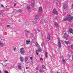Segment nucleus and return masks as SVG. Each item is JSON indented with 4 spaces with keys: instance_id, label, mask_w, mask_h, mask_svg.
Listing matches in <instances>:
<instances>
[{
    "instance_id": "f257e3e1",
    "label": "nucleus",
    "mask_w": 73,
    "mask_h": 73,
    "mask_svg": "<svg viewBox=\"0 0 73 73\" xmlns=\"http://www.w3.org/2000/svg\"><path fill=\"white\" fill-rule=\"evenodd\" d=\"M66 20L69 22H70L71 20H73V17L70 16V14H68L66 19H64V21H66Z\"/></svg>"
},
{
    "instance_id": "f03ea898",
    "label": "nucleus",
    "mask_w": 73,
    "mask_h": 73,
    "mask_svg": "<svg viewBox=\"0 0 73 73\" xmlns=\"http://www.w3.org/2000/svg\"><path fill=\"white\" fill-rule=\"evenodd\" d=\"M24 48L23 47L20 49V52L21 54H24L25 53V51L24 50Z\"/></svg>"
},
{
    "instance_id": "7ed1b4c3",
    "label": "nucleus",
    "mask_w": 73,
    "mask_h": 73,
    "mask_svg": "<svg viewBox=\"0 0 73 73\" xmlns=\"http://www.w3.org/2000/svg\"><path fill=\"white\" fill-rule=\"evenodd\" d=\"M63 7L64 9H67V8H68V6H67V5H66V3L64 4L63 5Z\"/></svg>"
},
{
    "instance_id": "20e7f679",
    "label": "nucleus",
    "mask_w": 73,
    "mask_h": 73,
    "mask_svg": "<svg viewBox=\"0 0 73 73\" xmlns=\"http://www.w3.org/2000/svg\"><path fill=\"white\" fill-rule=\"evenodd\" d=\"M58 45L59 48H60L61 47V42H60V40H58Z\"/></svg>"
},
{
    "instance_id": "39448f33",
    "label": "nucleus",
    "mask_w": 73,
    "mask_h": 73,
    "mask_svg": "<svg viewBox=\"0 0 73 73\" xmlns=\"http://www.w3.org/2000/svg\"><path fill=\"white\" fill-rule=\"evenodd\" d=\"M64 37L66 40H67V38H68V35H67V34H66V33H65L64 34Z\"/></svg>"
},
{
    "instance_id": "423d86ee",
    "label": "nucleus",
    "mask_w": 73,
    "mask_h": 73,
    "mask_svg": "<svg viewBox=\"0 0 73 73\" xmlns=\"http://www.w3.org/2000/svg\"><path fill=\"white\" fill-rule=\"evenodd\" d=\"M65 43H66V44H67V45H68V44H69V45H70L71 44V43L69 41H65Z\"/></svg>"
},
{
    "instance_id": "0eeeda50",
    "label": "nucleus",
    "mask_w": 73,
    "mask_h": 73,
    "mask_svg": "<svg viewBox=\"0 0 73 73\" xmlns=\"http://www.w3.org/2000/svg\"><path fill=\"white\" fill-rule=\"evenodd\" d=\"M50 35L48 34L47 36V39L48 41H49V40H50Z\"/></svg>"
},
{
    "instance_id": "6e6552de",
    "label": "nucleus",
    "mask_w": 73,
    "mask_h": 73,
    "mask_svg": "<svg viewBox=\"0 0 73 73\" xmlns=\"http://www.w3.org/2000/svg\"><path fill=\"white\" fill-rule=\"evenodd\" d=\"M42 11V8H41L40 7H39V8L38 12H41Z\"/></svg>"
},
{
    "instance_id": "1a4fd4ad",
    "label": "nucleus",
    "mask_w": 73,
    "mask_h": 73,
    "mask_svg": "<svg viewBox=\"0 0 73 73\" xmlns=\"http://www.w3.org/2000/svg\"><path fill=\"white\" fill-rule=\"evenodd\" d=\"M54 24L56 28L58 27V23H57L56 22H55Z\"/></svg>"
},
{
    "instance_id": "9d476101",
    "label": "nucleus",
    "mask_w": 73,
    "mask_h": 73,
    "mask_svg": "<svg viewBox=\"0 0 73 73\" xmlns=\"http://www.w3.org/2000/svg\"><path fill=\"white\" fill-rule=\"evenodd\" d=\"M53 13L54 14H56V15H57V12H56V10H53Z\"/></svg>"
},
{
    "instance_id": "9b49d317",
    "label": "nucleus",
    "mask_w": 73,
    "mask_h": 73,
    "mask_svg": "<svg viewBox=\"0 0 73 73\" xmlns=\"http://www.w3.org/2000/svg\"><path fill=\"white\" fill-rule=\"evenodd\" d=\"M30 42V41H29L28 40H26V44H27V45H28L29 44Z\"/></svg>"
},
{
    "instance_id": "f8f14e48",
    "label": "nucleus",
    "mask_w": 73,
    "mask_h": 73,
    "mask_svg": "<svg viewBox=\"0 0 73 73\" xmlns=\"http://www.w3.org/2000/svg\"><path fill=\"white\" fill-rule=\"evenodd\" d=\"M45 57L46 58H48V54L46 52H45Z\"/></svg>"
},
{
    "instance_id": "ddd939ff",
    "label": "nucleus",
    "mask_w": 73,
    "mask_h": 73,
    "mask_svg": "<svg viewBox=\"0 0 73 73\" xmlns=\"http://www.w3.org/2000/svg\"><path fill=\"white\" fill-rule=\"evenodd\" d=\"M4 46V44L3 43L1 42L0 43V46H1V47H3Z\"/></svg>"
},
{
    "instance_id": "4468645a",
    "label": "nucleus",
    "mask_w": 73,
    "mask_h": 73,
    "mask_svg": "<svg viewBox=\"0 0 73 73\" xmlns=\"http://www.w3.org/2000/svg\"><path fill=\"white\" fill-rule=\"evenodd\" d=\"M23 57H20V60L22 62H23Z\"/></svg>"
},
{
    "instance_id": "2eb2a0df",
    "label": "nucleus",
    "mask_w": 73,
    "mask_h": 73,
    "mask_svg": "<svg viewBox=\"0 0 73 73\" xmlns=\"http://www.w3.org/2000/svg\"><path fill=\"white\" fill-rule=\"evenodd\" d=\"M25 61L27 62V61H28V57H26L25 59Z\"/></svg>"
},
{
    "instance_id": "dca6fc26",
    "label": "nucleus",
    "mask_w": 73,
    "mask_h": 73,
    "mask_svg": "<svg viewBox=\"0 0 73 73\" xmlns=\"http://www.w3.org/2000/svg\"><path fill=\"white\" fill-rule=\"evenodd\" d=\"M38 17H39L38 15H36L35 16V17L36 20H37V19H38Z\"/></svg>"
},
{
    "instance_id": "f3484780",
    "label": "nucleus",
    "mask_w": 73,
    "mask_h": 73,
    "mask_svg": "<svg viewBox=\"0 0 73 73\" xmlns=\"http://www.w3.org/2000/svg\"><path fill=\"white\" fill-rule=\"evenodd\" d=\"M60 2L59 1H58L57 0H56V4H58V3H59V2Z\"/></svg>"
},
{
    "instance_id": "a211bd4d",
    "label": "nucleus",
    "mask_w": 73,
    "mask_h": 73,
    "mask_svg": "<svg viewBox=\"0 0 73 73\" xmlns=\"http://www.w3.org/2000/svg\"><path fill=\"white\" fill-rule=\"evenodd\" d=\"M31 5L32 7H34V5H35V3H31Z\"/></svg>"
},
{
    "instance_id": "6ab92c4d",
    "label": "nucleus",
    "mask_w": 73,
    "mask_h": 73,
    "mask_svg": "<svg viewBox=\"0 0 73 73\" xmlns=\"http://www.w3.org/2000/svg\"><path fill=\"white\" fill-rule=\"evenodd\" d=\"M19 12H20V13H21L22 12H23V10H19Z\"/></svg>"
},
{
    "instance_id": "aec40b11",
    "label": "nucleus",
    "mask_w": 73,
    "mask_h": 73,
    "mask_svg": "<svg viewBox=\"0 0 73 73\" xmlns=\"http://www.w3.org/2000/svg\"><path fill=\"white\" fill-rule=\"evenodd\" d=\"M69 31L70 33H72L73 32V30L72 29H70Z\"/></svg>"
},
{
    "instance_id": "412c9836",
    "label": "nucleus",
    "mask_w": 73,
    "mask_h": 73,
    "mask_svg": "<svg viewBox=\"0 0 73 73\" xmlns=\"http://www.w3.org/2000/svg\"><path fill=\"white\" fill-rule=\"evenodd\" d=\"M62 62H63V63H65L66 62H65V60L62 59Z\"/></svg>"
},
{
    "instance_id": "4be33fe9",
    "label": "nucleus",
    "mask_w": 73,
    "mask_h": 73,
    "mask_svg": "<svg viewBox=\"0 0 73 73\" xmlns=\"http://www.w3.org/2000/svg\"><path fill=\"white\" fill-rule=\"evenodd\" d=\"M27 9H31V7H30L29 6H27Z\"/></svg>"
},
{
    "instance_id": "5701e85b",
    "label": "nucleus",
    "mask_w": 73,
    "mask_h": 73,
    "mask_svg": "<svg viewBox=\"0 0 73 73\" xmlns=\"http://www.w3.org/2000/svg\"><path fill=\"white\" fill-rule=\"evenodd\" d=\"M18 68H19V69H21V66H20V65H19L18 66Z\"/></svg>"
},
{
    "instance_id": "b1692460",
    "label": "nucleus",
    "mask_w": 73,
    "mask_h": 73,
    "mask_svg": "<svg viewBox=\"0 0 73 73\" xmlns=\"http://www.w3.org/2000/svg\"><path fill=\"white\" fill-rule=\"evenodd\" d=\"M35 45H36V46H38L39 45H38V43H37V42H36L35 43Z\"/></svg>"
},
{
    "instance_id": "393cba45",
    "label": "nucleus",
    "mask_w": 73,
    "mask_h": 73,
    "mask_svg": "<svg viewBox=\"0 0 73 73\" xmlns=\"http://www.w3.org/2000/svg\"><path fill=\"white\" fill-rule=\"evenodd\" d=\"M38 52H39L38 50H36L35 51L36 53H38Z\"/></svg>"
},
{
    "instance_id": "a878e982",
    "label": "nucleus",
    "mask_w": 73,
    "mask_h": 73,
    "mask_svg": "<svg viewBox=\"0 0 73 73\" xmlns=\"http://www.w3.org/2000/svg\"><path fill=\"white\" fill-rule=\"evenodd\" d=\"M13 49H14V51H15L16 50V47L14 48Z\"/></svg>"
},
{
    "instance_id": "bb28decb",
    "label": "nucleus",
    "mask_w": 73,
    "mask_h": 73,
    "mask_svg": "<svg viewBox=\"0 0 73 73\" xmlns=\"http://www.w3.org/2000/svg\"><path fill=\"white\" fill-rule=\"evenodd\" d=\"M39 50V52H41V51H42V50H41L39 49V50Z\"/></svg>"
},
{
    "instance_id": "cd10ccee",
    "label": "nucleus",
    "mask_w": 73,
    "mask_h": 73,
    "mask_svg": "<svg viewBox=\"0 0 73 73\" xmlns=\"http://www.w3.org/2000/svg\"><path fill=\"white\" fill-rule=\"evenodd\" d=\"M41 45L42 46V47H43V46L44 45V44L43 43H42L41 44Z\"/></svg>"
},
{
    "instance_id": "c85d7f7f",
    "label": "nucleus",
    "mask_w": 73,
    "mask_h": 73,
    "mask_svg": "<svg viewBox=\"0 0 73 73\" xmlns=\"http://www.w3.org/2000/svg\"><path fill=\"white\" fill-rule=\"evenodd\" d=\"M40 60H41V61H42L43 60V59H42V58H40Z\"/></svg>"
},
{
    "instance_id": "c756f323",
    "label": "nucleus",
    "mask_w": 73,
    "mask_h": 73,
    "mask_svg": "<svg viewBox=\"0 0 73 73\" xmlns=\"http://www.w3.org/2000/svg\"><path fill=\"white\" fill-rule=\"evenodd\" d=\"M42 68H45V66H44V65H42Z\"/></svg>"
},
{
    "instance_id": "7c9ffc66",
    "label": "nucleus",
    "mask_w": 73,
    "mask_h": 73,
    "mask_svg": "<svg viewBox=\"0 0 73 73\" xmlns=\"http://www.w3.org/2000/svg\"><path fill=\"white\" fill-rule=\"evenodd\" d=\"M35 69L36 70H38V68H37V67H36Z\"/></svg>"
},
{
    "instance_id": "2f4dec72",
    "label": "nucleus",
    "mask_w": 73,
    "mask_h": 73,
    "mask_svg": "<svg viewBox=\"0 0 73 73\" xmlns=\"http://www.w3.org/2000/svg\"><path fill=\"white\" fill-rule=\"evenodd\" d=\"M43 71L42 70H39L40 72H42Z\"/></svg>"
},
{
    "instance_id": "473e14b6",
    "label": "nucleus",
    "mask_w": 73,
    "mask_h": 73,
    "mask_svg": "<svg viewBox=\"0 0 73 73\" xmlns=\"http://www.w3.org/2000/svg\"><path fill=\"white\" fill-rule=\"evenodd\" d=\"M30 58L31 60H32V58H32V57H30Z\"/></svg>"
},
{
    "instance_id": "72a5a7b5",
    "label": "nucleus",
    "mask_w": 73,
    "mask_h": 73,
    "mask_svg": "<svg viewBox=\"0 0 73 73\" xmlns=\"http://www.w3.org/2000/svg\"><path fill=\"white\" fill-rule=\"evenodd\" d=\"M71 48H73V44H72L71 45Z\"/></svg>"
},
{
    "instance_id": "f704fd0d",
    "label": "nucleus",
    "mask_w": 73,
    "mask_h": 73,
    "mask_svg": "<svg viewBox=\"0 0 73 73\" xmlns=\"http://www.w3.org/2000/svg\"><path fill=\"white\" fill-rule=\"evenodd\" d=\"M9 26H10V25H7V27H9Z\"/></svg>"
},
{
    "instance_id": "c9c22d12",
    "label": "nucleus",
    "mask_w": 73,
    "mask_h": 73,
    "mask_svg": "<svg viewBox=\"0 0 73 73\" xmlns=\"http://www.w3.org/2000/svg\"><path fill=\"white\" fill-rule=\"evenodd\" d=\"M1 7H4V6H3V5H1Z\"/></svg>"
},
{
    "instance_id": "e433bc0d",
    "label": "nucleus",
    "mask_w": 73,
    "mask_h": 73,
    "mask_svg": "<svg viewBox=\"0 0 73 73\" xmlns=\"http://www.w3.org/2000/svg\"><path fill=\"white\" fill-rule=\"evenodd\" d=\"M16 3H15L14 4V7H15V6H16Z\"/></svg>"
},
{
    "instance_id": "4c0bfd02",
    "label": "nucleus",
    "mask_w": 73,
    "mask_h": 73,
    "mask_svg": "<svg viewBox=\"0 0 73 73\" xmlns=\"http://www.w3.org/2000/svg\"><path fill=\"white\" fill-rule=\"evenodd\" d=\"M26 32H27V33H29V31H26Z\"/></svg>"
},
{
    "instance_id": "58836bf2",
    "label": "nucleus",
    "mask_w": 73,
    "mask_h": 73,
    "mask_svg": "<svg viewBox=\"0 0 73 73\" xmlns=\"http://www.w3.org/2000/svg\"><path fill=\"white\" fill-rule=\"evenodd\" d=\"M38 55V53H36V55Z\"/></svg>"
},
{
    "instance_id": "ea45409f",
    "label": "nucleus",
    "mask_w": 73,
    "mask_h": 73,
    "mask_svg": "<svg viewBox=\"0 0 73 73\" xmlns=\"http://www.w3.org/2000/svg\"><path fill=\"white\" fill-rule=\"evenodd\" d=\"M4 61L5 62H6V61H8L7 60H4Z\"/></svg>"
},
{
    "instance_id": "a19ab883",
    "label": "nucleus",
    "mask_w": 73,
    "mask_h": 73,
    "mask_svg": "<svg viewBox=\"0 0 73 73\" xmlns=\"http://www.w3.org/2000/svg\"><path fill=\"white\" fill-rule=\"evenodd\" d=\"M2 72H1V70H0V73H2Z\"/></svg>"
},
{
    "instance_id": "79ce46f5",
    "label": "nucleus",
    "mask_w": 73,
    "mask_h": 73,
    "mask_svg": "<svg viewBox=\"0 0 73 73\" xmlns=\"http://www.w3.org/2000/svg\"><path fill=\"white\" fill-rule=\"evenodd\" d=\"M37 30H38V31H40V30L38 29H37Z\"/></svg>"
},
{
    "instance_id": "37998d69",
    "label": "nucleus",
    "mask_w": 73,
    "mask_h": 73,
    "mask_svg": "<svg viewBox=\"0 0 73 73\" xmlns=\"http://www.w3.org/2000/svg\"><path fill=\"white\" fill-rule=\"evenodd\" d=\"M26 69H28V67H26Z\"/></svg>"
},
{
    "instance_id": "c03bdc74",
    "label": "nucleus",
    "mask_w": 73,
    "mask_h": 73,
    "mask_svg": "<svg viewBox=\"0 0 73 73\" xmlns=\"http://www.w3.org/2000/svg\"><path fill=\"white\" fill-rule=\"evenodd\" d=\"M72 60H73V56H72Z\"/></svg>"
},
{
    "instance_id": "a18cd8bd",
    "label": "nucleus",
    "mask_w": 73,
    "mask_h": 73,
    "mask_svg": "<svg viewBox=\"0 0 73 73\" xmlns=\"http://www.w3.org/2000/svg\"><path fill=\"white\" fill-rule=\"evenodd\" d=\"M72 8H73V4H72Z\"/></svg>"
},
{
    "instance_id": "49530a36",
    "label": "nucleus",
    "mask_w": 73,
    "mask_h": 73,
    "mask_svg": "<svg viewBox=\"0 0 73 73\" xmlns=\"http://www.w3.org/2000/svg\"><path fill=\"white\" fill-rule=\"evenodd\" d=\"M5 66H7V65H5Z\"/></svg>"
},
{
    "instance_id": "de8ad7c7",
    "label": "nucleus",
    "mask_w": 73,
    "mask_h": 73,
    "mask_svg": "<svg viewBox=\"0 0 73 73\" xmlns=\"http://www.w3.org/2000/svg\"><path fill=\"white\" fill-rule=\"evenodd\" d=\"M57 73H60V72H57Z\"/></svg>"
}]
</instances>
